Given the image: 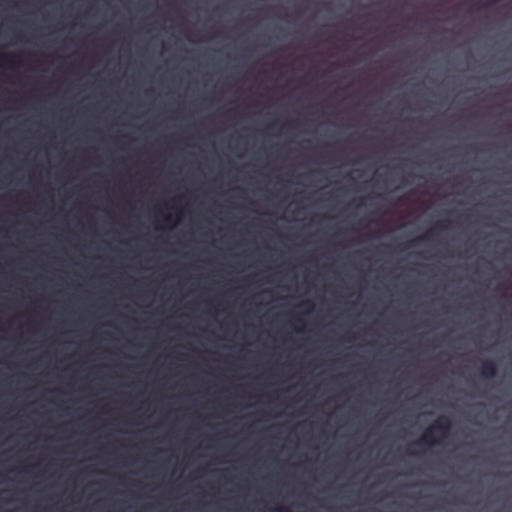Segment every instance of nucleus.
Segmentation results:
<instances>
[{"label":"nucleus","mask_w":512,"mask_h":512,"mask_svg":"<svg viewBox=\"0 0 512 512\" xmlns=\"http://www.w3.org/2000/svg\"><path fill=\"white\" fill-rule=\"evenodd\" d=\"M451 423L450 420L445 416H440L436 419L432 425L427 428L424 433L421 435L419 439L411 443L406 452L409 455H416L418 451L413 450V447H423V446H432L437 444L439 441L434 437V432H438L441 438H444L448 435L450 430Z\"/></svg>","instance_id":"f257e3e1"},{"label":"nucleus","mask_w":512,"mask_h":512,"mask_svg":"<svg viewBox=\"0 0 512 512\" xmlns=\"http://www.w3.org/2000/svg\"><path fill=\"white\" fill-rule=\"evenodd\" d=\"M449 225H450V221L449 220H442V221L438 222L429 231H427L424 235L419 237L415 242H422V241H426L428 239H431L438 229L439 230H447V229H449Z\"/></svg>","instance_id":"f03ea898"},{"label":"nucleus","mask_w":512,"mask_h":512,"mask_svg":"<svg viewBox=\"0 0 512 512\" xmlns=\"http://www.w3.org/2000/svg\"><path fill=\"white\" fill-rule=\"evenodd\" d=\"M497 374V367L494 362L490 360H485L482 362L480 375L483 378H493Z\"/></svg>","instance_id":"7ed1b4c3"},{"label":"nucleus","mask_w":512,"mask_h":512,"mask_svg":"<svg viewBox=\"0 0 512 512\" xmlns=\"http://www.w3.org/2000/svg\"><path fill=\"white\" fill-rule=\"evenodd\" d=\"M1 58L4 60L6 64L10 67H14L19 63V57L13 54H3Z\"/></svg>","instance_id":"20e7f679"},{"label":"nucleus","mask_w":512,"mask_h":512,"mask_svg":"<svg viewBox=\"0 0 512 512\" xmlns=\"http://www.w3.org/2000/svg\"><path fill=\"white\" fill-rule=\"evenodd\" d=\"M500 0H486L484 3H483V7L485 8H488V7H491L493 6L494 4L498 3Z\"/></svg>","instance_id":"39448f33"},{"label":"nucleus","mask_w":512,"mask_h":512,"mask_svg":"<svg viewBox=\"0 0 512 512\" xmlns=\"http://www.w3.org/2000/svg\"><path fill=\"white\" fill-rule=\"evenodd\" d=\"M300 305L307 307L308 310H310L312 308V303L310 301H305V302L301 303Z\"/></svg>","instance_id":"423d86ee"},{"label":"nucleus","mask_w":512,"mask_h":512,"mask_svg":"<svg viewBox=\"0 0 512 512\" xmlns=\"http://www.w3.org/2000/svg\"><path fill=\"white\" fill-rule=\"evenodd\" d=\"M276 512H292V511L287 508H277Z\"/></svg>","instance_id":"0eeeda50"},{"label":"nucleus","mask_w":512,"mask_h":512,"mask_svg":"<svg viewBox=\"0 0 512 512\" xmlns=\"http://www.w3.org/2000/svg\"><path fill=\"white\" fill-rule=\"evenodd\" d=\"M163 219H164L165 222H169L170 221V217L169 216H164Z\"/></svg>","instance_id":"6e6552de"}]
</instances>
